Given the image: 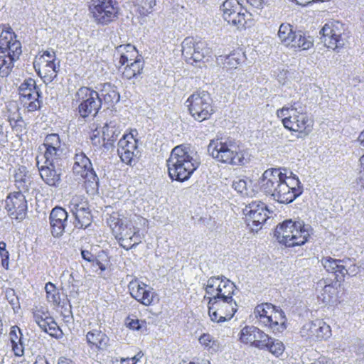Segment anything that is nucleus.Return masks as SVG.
<instances>
[{
    "label": "nucleus",
    "mask_w": 364,
    "mask_h": 364,
    "mask_svg": "<svg viewBox=\"0 0 364 364\" xmlns=\"http://www.w3.org/2000/svg\"><path fill=\"white\" fill-rule=\"evenodd\" d=\"M312 229L303 221L287 220L278 225L274 235L278 242L287 247L300 246L305 244L311 235Z\"/></svg>",
    "instance_id": "7ed1b4c3"
},
{
    "label": "nucleus",
    "mask_w": 364,
    "mask_h": 364,
    "mask_svg": "<svg viewBox=\"0 0 364 364\" xmlns=\"http://www.w3.org/2000/svg\"><path fill=\"white\" fill-rule=\"evenodd\" d=\"M208 151L219 162L231 165H243L246 159L244 154L235 141L228 139H217L210 141Z\"/></svg>",
    "instance_id": "39448f33"
},
{
    "label": "nucleus",
    "mask_w": 364,
    "mask_h": 364,
    "mask_svg": "<svg viewBox=\"0 0 364 364\" xmlns=\"http://www.w3.org/2000/svg\"><path fill=\"white\" fill-rule=\"evenodd\" d=\"M0 257L2 266L8 269L9 265V253L6 250V244L4 241L0 242Z\"/></svg>",
    "instance_id": "3c124183"
},
{
    "label": "nucleus",
    "mask_w": 364,
    "mask_h": 364,
    "mask_svg": "<svg viewBox=\"0 0 364 364\" xmlns=\"http://www.w3.org/2000/svg\"><path fill=\"white\" fill-rule=\"evenodd\" d=\"M119 134L120 130L117 127L115 121H110L105 124L102 127V135L107 140L106 150H109L113 146L114 141L117 140Z\"/></svg>",
    "instance_id": "72a5a7b5"
},
{
    "label": "nucleus",
    "mask_w": 364,
    "mask_h": 364,
    "mask_svg": "<svg viewBox=\"0 0 364 364\" xmlns=\"http://www.w3.org/2000/svg\"><path fill=\"white\" fill-rule=\"evenodd\" d=\"M90 140L92 142V144L95 146L97 149H100L102 147H104L105 149H106V142L107 140L105 139V137L102 136V137H100L99 136V132L97 133H93L90 136Z\"/></svg>",
    "instance_id": "864d4df0"
},
{
    "label": "nucleus",
    "mask_w": 364,
    "mask_h": 364,
    "mask_svg": "<svg viewBox=\"0 0 364 364\" xmlns=\"http://www.w3.org/2000/svg\"><path fill=\"white\" fill-rule=\"evenodd\" d=\"M82 257L88 262H92L95 259V256L88 250H81Z\"/></svg>",
    "instance_id": "680f3d73"
},
{
    "label": "nucleus",
    "mask_w": 364,
    "mask_h": 364,
    "mask_svg": "<svg viewBox=\"0 0 364 364\" xmlns=\"http://www.w3.org/2000/svg\"><path fill=\"white\" fill-rule=\"evenodd\" d=\"M321 262L327 272L335 274L336 279L338 282L344 281L347 276L355 277L360 272V267L353 258L345 257L342 259H337L326 257L321 259Z\"/></svg>",
    "instance_id": "1a4fd4ad"
},
{
    "label": "nucleus",
    "mask_w": 364,
    "mask_h": 364,
    "mask_svg": "<svg viewBox=\"0 0 364 364\" xmlns=\"http://www.w3.org/2000/svg\"><path fill=\"white\" fill-rule=\"evenodd\" d=\"M356 183L364 188V155L360 158Z\"/></svg>",
    "instance_id": "603ef678"
},
{
    "label": "nucleus",
    "mask_w": 364,
    "mask_h": 364,
    "mask_svg": "<svg viewBox=\"0 0 364 364\" xmlns=\"http://www.w3.org/2000/svg\"><path fill=\"white\" fill-rule=\"evenodd\" d=\"M286 168H271L266 170L261 178L260 186L262 191L267 196L273 198L279 187L287 179Z\"/></svg>",
    "instance_id": "a211bd4d"
},
{
    "label": "nucleus",
    "mask_w": 364,
    "mask_h": 364,
    "mask_svg": "<svg viewBox=\"0 0 364 364\" xmlns=\"http://www.w3.org/2000/svg\"><path fill=\"white\" fill-rule=\"evenodd\" d=\"M127 325L132 330L141 331V332L147 330L146 322L144 320L131 319Z\"/></svg>",
    "instance_id": "8fccbe9b"
},
{
    "label": "nucleus",
    "mask_w": 364,
    "mask_h": 364,
    "mask_svg": "<svg viewBox=\"0 0 364 364\" xmlns=\"http://www.w3.org/2000/svg\"><path fill=\"white\" fill-rule=\"evenodd\" d=\"M90 9L98 21H112L117 13L115 0H92Z\"/></svg>",
    "instance_id": "412c9836"
},
{
    "label": "nucleus",
    "mask_w": 364,
    "mask_h": 364,
    "mask_svg": "<svg viewBox=\"0 0 364 364\" xmlns=\"http://www.w3.org/2000/svg\"><path fill=\"white\" fill-rule=\"evenodd\" d=\"M235 289V284L229 279L225 278L215 296L213 297H208V300L212 298H215L217 300L225 299L226 301L233 299L232 296L234 294Z\"/></svg>",
    "instance_id": "f704fd0d"
},
{
    "label": "nucleus",
    "mask_w": 364,
    "mask_h": 364,
    "mask_svg": "<svg viewBox=\"0 0 364 364\" xmlns=\"http://www.w3.org/2000/svg\"><path fill=\"white\" fill-rule=\"evenodd\" d=\"M168 176L172 180L187 181L199 166L186 147L177 146L166 161Z\"/></svg>",
    "instance_id": "f257e3e1"
},
{
    "label": "nucleus",
    "mask_w": 364,
    "mask_h": 364,
    "mask_svg": "<svg viewBox=\"0 0 364 364\" xmlns=\"http://www.w3.org/2000/svg\"><path fill=\"white\" fill-rule=\"evenodd\" d=\"M199 342L205 348L211 352H216L219 348L218 343L208 333L201 335Z\"/></svg>",
    "instance_id": "ea45409f"
},
{
    "label": "nucleus",
    "mask_w": 364,
    "mask_h": 364,
    "mask_svg": "<svg viewBox=\"0 0 364 364\" xmlns=\"http://www.w3.org/2000/svg\"><path fill=\"white\" fill-rule=\"evenodd\" d=\"M279 118H282L284 127L294 132L308 135L312 130L313 120L306 114V107L301 102H291L277 111Z\"/></svg>",
    "instance_id": "f03ea898"
},
{
    "label": "nucleus",
    "mask_w": 364,
    "mask_h": 364,
    "mask_svg": "<svg viewBox=\"0 0 364 364\" xmlns=\"http://www.w3.org/2000/svg\"><path fill=\"white\" fill-rule=\"evenodd\" d=\"M243 211L247 225L252 231L257 232L269 218L267 205L259 200L252 201Z\"/></svg>",
    "instance_id": "dca6fc26"
},
{
    "label": "nucleus",
    "mask_w": 364,
    "mask_h": 364,
    "mask_svg": "<svg viewBox=\"0 0 364 364\" xmlns=\"http://www.w3.org/2000/svg\"><path fill=\"white\" fill-rule=\"evenodd\" d=\"M322 291L323 292L319 297L324 303L329 302L336 293V289L331 284L325 285Z\"/></svg>",
    "instance_id": "49530a36"
},
{
    "label": "nucleus",
    "mask_w": 364,
    "mask_h": 364,
    "mask_svg": "<svg viewBox=\"0 0 364 364\" xmlns=\"http://www.w3.org/2000/svg\"><path fill=\"white\" fill-rule=\"evenodd\" d=\"M114 235H115V237L119 240L120 246L122 247L124 249H126L127 250H128L133 247V246H132V243L129 241L128 237H122V238H120L121 235H117V234H114Z\"/></svg>",
    "instance_id": "13d9d810"
},
{
    "label": "nucleus",
    "mask_w": 364,
    "mask_h": 364,
    "mask_svg": "<svg viewBox=\"0 0 364 364\" xmlns=\"http://www.w3.org/2000/svg\"><path fill=\"white\" fill-rule=\"evenodd\" d=\"M142 221H144V219L139 215H133L127 218L118 213H113L107 219V223L114 234L121 235L120 238L128 237L132 234V230H139L136 225Z\"/></svg>",
    "instance_id": "4468645a"
},
{
    "label": "nucleus",
    "mask_w": 364,
    "mask_h": 364,
    "mask_svg": "<svg viewBox=\"0 0 364 364\" xmlns=\"http://www.w3.org/2000/svg\"><path fill=\"white\" fill-rule=\"evenodd\" d=\"M42 146L45 149L43 158L48 161L59 160L63 154L61 140L57 134H48L44 139Z\"/></svg>",
    "instance_id": "bb28decb"
},
{
    "label": "nucleus",
    "mask_w": 364,
    "mask_h": 364,
    "mask_svg": "<svg viewBox=\"0 0 364 364\" xmlns=\"http://www.w3.org/2000/svg\"><path fill=\"white\" fill-rule=\"evenodd\" d=\"M208 53L205 43L196 42L193 37H187L182 42V55L191 64L202 61Z\"/></svg>",
    "instance_id": "6ab92c4d"
},
{
    "label": "nucleus",
    "mask_w": 364,
    "mask_h": 364,
    "mask_svg": "<svg viewBox=\"0 0 364 364\" xmlns=\"http://www.w3.org/2000/svg\"><path fill=\"white\" fill-rule=\"evenodd\" d=\"M300 334L306 341H322L330 338L331 329L324 321L317 319L304 324L300 330Z\"/></svg>",
    "instance_id": "aec40b11"
},
{
    "label": "nucleus",
    "mask_w": 364,
    "mask_h": 364,
    "mask_svg": "<svg viewBox=\"0 0 364 364\" xmlns=\"http://www.w3.org/2000/svg\"><path fill=\"white\" fill-rule=\"evenodd\" d=\"M86 341L90 347H95L98 350H105L109 346V338L100 329L95 328L87 333Z\"/></svg>",
    "instance_id": "7c9ffc66"
},
{
    "label": "nucleus",
    "mask_w": 364,
    "mask_h": 364,
    "mask_svg": "<svg viewBox=\"0 0 364 364\" xmlns=\"http://www.w3.org/2000/svg\"><path fill=\"white\" fill-rule=\"evenodd\" d=\"M88 207V204L86 200L81 196H74L71 198L69 208L70 211L73 213H75V211H80V210H83Z\"/></svg>",
    "instance_id": "c03bdc74"
},
{
    "label": "nucleus",
    "mask_w": 364,
    "mask_h": 364,
    "mask_svg": "<svg viewBox=\"0 0 364 364\" xmlns=\"http://www.w3.org/2000/svg\"><path fill=\"white\" fill-rule=\"evenodd\" d=\"M20 99L25 108L28 112H34L40 109L42 102L40 90L36 87V81L28 78L21 84L18 88Z\"/></svg>",
    "instance_id": "2eb2a0df"
},
{
    "label": "nucleus",
    "mask_w": 364,
    "mask_h": 364,
    "mask_svg": "<svg viewBox=\"0 0 364 364\" xmlns=\"http://www.w3.org/2000/svg\"><path fill=\"white\" fill-rule=\"evenodd\" d=\"M266 0H247V2L250 4L252 6L257 9H262Z\"/></svg>",
    "instance_id": "052dcab7"
},
{
    "label": "nucleus",
    "mask_w": 364,
    "mask_h": 364,
    "mask_svg": "<svg viewBox=\"0 0 364 364\" xmlns=\"http://www.w3.org/2000/svg\"><path fill=\"white\" fill-rule=\"evenodd\" d=\"M242 343L250 344L259 349H264L269 341V335L254 326L244 327L240 333Z\"/></svg>",
    "instance_id": "5701e85b"
},
{
    "label": "nucleus",
    "mask_w": 364,
    "mask_h": 364,
    "mask_svg": "<svg viewBox=\"0 0 364 364\" xmlns=\"http://www.w3.org/2000/svg\"><path fill=\"white\" fill-rule=\"evenodd\" d=\"M58 364H73L70 360H68L65 358H61L59 359Z\"/></svg>",
    "instance_id": "338daca9"
},
{
    "label": "nucleus",
    "mask_w": 364,
    "mask_h": 364,
    "mask_svg": "<svg viewBox=\"0 0 364 364\" xmlns=\"http://www.w3.org/2000/svg\"><path fill=\"white\" fill-rule=\"evenodd\" d=\"M143 356V353L141 352L138 353L134 357H132V364H136Z\"/></svg>",
    "instance_id": "69168bd1"
},
{
    "label": "nucleus",
    "mask_w": 364,
    "mask_h": 364,
    "mask_svg": "<svg viewBox=\"0 0 364 364\" xmlns=\"http://www.w3.org/2000/svg\"><path fill=\"white\" fill-rule=\"evenodd\" d=\"M99 95L102 98V103L106 104L108 106L107 107L112 106L119 100V92L116 87L110 83L104 84Z\"/></svg>",
    "instance_id": "473e14b6"
},
{
    "label": "nucleus",
    "mask_w": 364,
    "mask_h": 364,
    "mask_svg": "<svg viewBox=\"0 0 364 364\" xmlns=\"http://www.w3.org/2000/svg\"><path fill=\"white\" fill-rule=\"evenodd\" d=\"M334 26L335 24H325L320 31L325 46L333 50L343 46L341 33L338 29H335Z\"/></svg>",
    "instance_id": "c756f323"
},
{
    "label": "nucleus",
    "mask_w": 364,
    "mask_h": 364,
    "mask_svg": "<svg viewBox=\"0 0 364 364\" xmlns=\"http://www.w3.org/2000/svg\"><path fill=\"white\" fill-rule=\"evenodd\" d=\"M131 296L144 306L152 304L154 298L153 289L138 279L132 280L128 285Z\"/></svg>",
    "instance_id": "393cba45"
},
{
    "label": "nucleus",
    "mask_w": 364,
    "mask_h": 364,
    "mask_svg": "<svg viewBox=\"0 0 364 364\" xmlns=\"http://www.w3.org/2000/svg\"><path fill=\"white\" fill-rule=\"evenodd\" d=\"M240 9H241V4L238 0L225 1L220 7L224 20L228 23H241L242 21L247 23V21L253 20L249 18L252 16L250 13L247 11L241 12L239 11Z\"/></svg>",
    "instance_id": "4be33fe9"
},
{
    "label": "nucleus",
    "mask_w": 364,
    "mask_h": 364,
    "mask_svg": "<svg viewBox=\"0 0 364 364\" xmlns=\"http://www.w3.org/2000/svg\"><path fill=\"white\" fill-rule=\"evenodd\" d=\"M267 347L264 350H269L272 354L277 357L281 355L285 349L284 345L279 340L269 336V341L267 342Z\"/></svg>",
    "instance_id": "58836bf2"
},
{
    "label": "nucleus",
    "mask_w": 364,
    "mask_h": 364,
    "mask_svg": "<svg viewBox=\"0 0 364 364\" xmlns=\"http://www.w3.org/2000/svg\"><path fill=\"white\" fill-rule=\"evenodd\" d=\"M358 141L364 147V130L360 134Z\"/></svg>",
    "instance_id": "774afa93"
},
{
    "label": "nucleus",
    "mask_w": 364,
    "mask_h": 364,
    "mask_svg": "<svg viewBox=\"0 0 364 364\" xmlns=\"http://www.w3.org/2000/svg\"><path fill=\"white\" fill-rule=\"evenodd\" d=\"M132 234L128 235L129 240L132 243V246L135 247L141 242V236L139 233V230H132Z\"/></svg>",
    "instance_id": "4d7b16f0"
},
{
    "label": "nucleus",
    "mask_w": 364,
    "mask_h": 364,
    "mask_svg": "<svg viewBox=\"0 0 364 364\" xmlns=\"http://www.w3.org/2000/svg\"><path fill=\"white\" fill-rule=\"evenodd\" d=\"M237 310L236 301L233 299L208 300V314L210 319L217 323L224 322L232 318Z\"/></svg>",
    "instance_id": "ddd939ff"
},
{
    "label": "nucleus",
    "mask_w": 364,
    "mask_h": 364,
    "mask_svg": "<svg viewBox=\"0 0 364 364\" xmlns=\"http://www.w3.org/2000/svg\"><path fill=\"white\" fill-rule=\"evenodd\" d=\"M47 300L55 305L60 304V293L53 284L48 282L45 286Z\"/></svg>",
    "instance_id": "a19ab883"
},
{
    "label": "nucleus",
    "mask_w": 364,
    "mask_h": 364,
    "mask_svg": "<svg viewBox=\"0 0 364 364\" xmlns=\"http://www.w3.org/2000/svg\"><path fill=\"white\" fill-rule=\"evenodd\" d=\"M136 1L138 6L144 11L143 14L149 13L156 5V0H136Z\"/></svg>",
    "instance_id": "6e6d98bb"
},
{
    "label": "nucleus",
    "mask_w": 364,
    "mask_h": 364,
    "mask_svg": "<svg viewBox=\"0 0 364 364\" xmlns=\"http://www.w3.org/2000/svg\"><path fill=\"white\" fill-rule=\"evenodd\" d=\"M117 153L119 156L120 157L121 160L127 164H131L134 156H135V152L129 150H125L122 148H117Z\"/></svg>",
    "instance_id": "09e8293b"
},
{
    "label": "nucleus",
    "mask_w": 364,
    "mask_h": 364,
    "mask_svg": "<svg viewBox=\"0 0 364 364\" xmlns=\"http://www.w3.org/2000/svg\"><path fill=\"white\" fill-rule=\"evenodd\" d=\"M25 193L14 191L6 200V208L9 214L16 220L25 218L27 210V200Z\"/></svg>",
    "instance_id": "b1692460"
},
{
    "label": "nucleus",
    "mask_w": 364,
    "mask_h": 364,
    "mask_svg": "<svg viewBox=\"0 0 364 364\" xmlns=\"http://www.w3.org/2000/svg\"><path fill=\"white\" fill-rule=\"evenodd\" d=\"M225 278L224 277H212L208 279L205 286V293L208 295L205 296V299H208V297L215 296Z\"/></svg>",
    "instance_id": "e433bc0d"
},
{
    "label": "nucleus",
    "mask_w": 364,
    "mask_h": 364,
    "mask_svg": "<svg viewBox=\"0 0 364 364\" xmlns=\"http://www.w3.org/2000/svg\"><path fill=\"white\" fill-rule=\"evenodd\" d=\"M73 173L85 179L86 188L92 191L98 189V178L93 170L90 159L82 152H77L74 157Z\"/></svg>",
    "instance_id": "f8f14e48"
},
{
    "label": "nucleus",
    "mask_w": 364,
    "mask_h": 364,
    "mask_svg": "<svg viewBox=\"0 0 364 364\" xmlns=\"http://www.w3.org/2000/svg\"><path fill=\"white\" fill-rule=\"evenodd\" d=\"M45 58H36L33 66L36 71L43 79L45 82H50L57 77L59 69V61H45Z\"/></svg>",
    "instance_id": "c85d7f7f"
},
{
    "label": "nucleus",
    "mask_w": 364,
    "mask_h": 364,
    "mask_svg": "<svg viewBox=\"0 0 364 364\" xmlns=\"http://www.w3.org/2000/svg\"><path fill=\"white\" fill-rule=\"evenodd\" d=\"M58 163V160H53V161L45 160L44 165L40 166V162L37 158V166L41 177L50 186H57L60 181L61 172L59 168H56Z\"/></svg>",
    "instance_id": "a878e982"
},
{
    "label": "nucleus",
    "mask_w": 364,
    "mask_h": 364,
    "mask_svg": "<svg viewBox=\"0 0 364 364\" xmlns=\"http://www.w3.org/2000/svg\"><path fill=\"white\" fill-rule=\"evenodd\" d=\"M45 58V61L50 60L52 62L57 61L55 58V54L53 51H45L42 55L37 56L36 58Z\"/></svg>",
    "instance_id": "bf43d9fd"
},
{
    "label": "nucleus",
    "mask_w": 364,
    "mask_h": 364,
    "mask_svg": "<svg viewBox=\"0 0 364 364\" xmlns=\"http://www.w3.org/2000/svg\"><path fill=\"white\" fill-rule=\"evenodd\" d=\"M191 116L199 122L208 119L215 112L210 95L206 91H198L191 95L186 101Z\"/></svg>",
    "instance_id": "0eeeda50"
},
{
    "label": "nucleus",
    "mask_w": 364,
    "mask_h": 364,
    "mask_svg": "<svg viewBox=\"0 0 364 364\" xmlns=\"http://www.w3.org/2000/svg\"><path fill=\"white\" fill-rule=\"evenodd\" d=\"M73 100L78 103V113L82 118L95 117L102 106L99 93L86 87H80Z\"/></svg>",
    "instance_id": "6e6552de"
},
{
    "label": "nucleus",
    "mask_w": 364,
    "mask_h": 364,
    "mask_svg": "<svg viewBox=\"0 0 364 364\" xmlns=\"http://www.w3.org/2000/svg\"><path fill=\"white\" fill-rule=\"evenodd\" d=\"M278 36L282 43L295 50H306L314 46L311 36H306L292 24H280Z\"/></svg>",
    "instance_id": "9d476101"
},
{
    "label": "nucleus",
    "mask_w": 364,
    "mask_h": 364,
    "mask_svg": "<svg viewBox=\"0 0 364 364\" xmlns=\"http://www.w3.org/2000/svg\"><path fill=\"white\" fill-rule=\"evenodd\" d=\"M253 314L261 326L267 327L274 333H281L286 328L284 312L276 309L272 304H258L255 308Z\"/></svg>",
    "instance_id": "423d86ee"
},
{
    "label": "nucleus",
    "mask_w": 364,
    "mask_h": 364,
    "mask_svg": "<svg viewBox=\"0 0 364 364\" xmlns=\"http://www.w3.org/2000/svg\"><path fill=\"white\" fill-rule=\"evenodd\" d=\"M273 199L279 203L287 204L294 201L303 191L298 177H287L283 181Z\"/></svg>",
    "instance_id": "f3484780"
},
{
    "label": "nucleus",
    "mask_w": 364,
    "mask_h": 364,
    "mask_svg": "<svg viewBox=\"0 0 364 364\" xmlns=\"http://www.w3.org/2000/svg\"><path fill=\"white\" fill-rule=\"evenodd\" d=\"M6 296L11 304H15V301L17 300V298L15 297L14 291L13 289L7 290L6 292Z\"/></svg>",
    "instance_id": "e2e57ef3"
},
{
    "label": "nucleus",
    "mask_w": 364,
    "mask_h": 364,
    "mask_svg": "<svg viewBox=\"0 0 364 364\" xmlns=\"http://www.w3.org/2000/svg\"><path fill=\"white\" fill-rule=\"evenodd\" d=\"M68 214L67 211L61 207H55L50 214V224L51 233L55 237H60L68 226Z\"/></svg>",
    "instance_id": "cd10ccee"
},
{
    "label": "nucleus",
    "mask_w": 364,
    "mask_h": 364,
    "mask_svg": "<svg viewBox=\"0 0 364 364\" xmlns=\"http://www.w3.org/2000/svg\"><path fill=\"white\" fill-rule=\"evenodd\" d=\"M11 342L14 354L16 356H22L23 355V347L21 338L18 341L13 340V333H11Z\"/></svg>",
    "instance_id": "5fc2aeb1"
},
{
    "label": "nucleus",
    "mask_w": 364,
    "mask_h": 364,
    "mask_svg": "<svg viewBox=\"0 0 364 364\" xmlns=\"http://www.w3.org/2000/svg\"><path fill=\"white\" fill-rule=\"evenodd\" d=\"M22 53L21 43L10 28L0 34V76H8Z\"/></svg>",
    "instance_id": "20e7f679"
},
{
    "label": "nucleus",
    "mask_w": 364,
    "mask_h": 364,
    "mask_svg": "<svg viewBox=\"0 0 364 364\" xmlns=\"http://www.w3.org/2000/svg\"><path fill=\"white\" fill-rule=\"evenodd\" d=\"M118 147L135 152L137 148L136 140L132 135H124L118 142Z\"/></svg>",
    "instance_id": "79ce46f5"
},
{
    "label": "nucleus",
    "mask_w": 364,
    "mask_h": 364,
    "mask_svg": "<svg viewBox=\"0 0 364 364\" xmlns=\"http://www.w3.org/2000/svg\"><path fill=\"white\" fill-rule=\"evenodd\" d=\"M15 186L20 192L28 193L32 183V178L25 166H20L15 170Z\"/></svg>",
    "instance_id": "2f4dec72"
},
{
    "label": "nucleus",
    "mask_w": 364,
    "mask_h": 364,
    "mask_svg": "<svg viewBox=\"0 0 364 364\" xmlns=\"http://www.w3.org/2000/svg\"><path fill=\"white\" fill-rule=\"evenodd\" d=\"M6 141V135L3 131V127L0 124V145L4 144Z\"/></svg>",
    "instance_id": "0e129e2a"
},
{
    "label": "nucleus",
    "mask_w": 364,
    "mask_h": 364,
    "mask_svg": "<svg viewBox=\"0 0 364 364\" xmlns=\"http://www.w3.org/2000/svg\"><path fill=\"white\" fill-rule=\"evenodd\" d=\"M33 318L35 322L41 328L45 327L46 321H47L48 318H52V317L49 316L47 312L37 310L33 313Z\"/></svg>",
    "instance_id": "de8ad7c7"
},
{
    "label": "nucleus",
    "mask_w": 364,
    "mask_h": 364,
    "mask_svg": "<svg viewBox=\"0 0 364 364\" xmlns=\"http://www.w3.org/2000/svg\"><path fill=\"white\" fill-rule=\"evenodd\" d=\"M232 187L240 194L242 196H248V182L247 180L237 178L233 181Z\"/></svg>",
    "instance_id": "a18cd8bd"
},
{
    "label": "nucleus",
    "mask_w": 364,
    "mask_h": 364,
    "mask_svg": "<svg viewBox=\"0 0 364 364\" xmlns=\"http://www.w3.org/2000/svg\"><path fill=\"white\" fill-rule=\"evenodd\" d=\"M117 53L120 55L119 64L122 66L127 63L122 71V75L124 78L130 80L140 75L144 68V61L141 58H136L129 63V61L134 60L137 53L136 48L131 45H120L117 48Z\"/></svg>",
    "instance_id": "9b49d317"
},
{
    "label": "nucleus",
    "mask_w": 364,
    "mask_h": 364,
    "mask_svg": "<svg viewBox=\"0 0 364 364\" xmlns=\"http://www.w3.org/2000/svg\"><path fill=\"white\" fill-rule=\"evenodd\" d=\"M41 328L44 332L55 338L59 337L62 333L59 326L53 318H48V320L46 321L45 327H41Z\"/></svg>",
    "instance_id": "37998d69"
},
{
    "label": "nucleus",
    "mask_w": 364,
    "mask_h": 364,
    "mask_svg": "<svg viewBox=\"0 0 364 364\" xmlns=\"http://www.w3.org/2000/svg\"><path fill=\"white\" fill-rule=\"evenodd\" d=\"M242 55L240 52L234 51L226 56L220 55L218 60L223 63V68L227 70L236 69L241 62Z\"/></svg>",
    "instance_id": "c9c22d12"
},
{
    "label": "nucleus",
    "mask_w": 364,
    "mask_h": 364,
    "mask_svg": "<svg viewBox=\"0 0 364 364\" xmlns=\"http://www.w3.org/2000/svg\"><path fill=\"white\" fill-rule=\"evenodd\" d=\"M76 223L75 226L77 228H86L91 224V214L88 207L73 213Z\"/></svg>",
    "instance_id": "4c0bfd02"
}]
</instances>
